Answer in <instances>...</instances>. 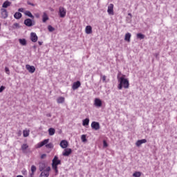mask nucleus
Listing matches in <instances>:
<instances>
[{
	"mask_svg": "<svg viewBox=\"0 0 177 177\" xmlns=\"http://www.w3.org/2000/svg\"><path fill=\"white\" fill-rule=\"evenodd\" d=\"M30 41H32V42H37V41H38V36H37V33H30Z\"/></svg>",
	"mask_w": 177,
	"mask_h": 177,
	"instance_id": "obj_13",
	"label": "nucleus"
},
{
	"mask_svg": "<svg viewBox=\"0 0 177 177\" xmlns=\"http://www.w3.org/2000/svg\"><path fill=\"white\" fill-rule=\"evenodd\" d=\"M1 17L3 19H7L8 17V10H6V9L5 8H1Z\"/></svg>",
	"mask_w": 177,
	"mask_h": 177,
	"instance_id": "obj_16",
	"label": "nucleus"
},
{
	"mask_svg": "<svg viewBox=\"0 0 177 177\" xmlns=\"http://www.w3.org/2000/svg\"><path fill=\"white\" fill-rule=\"evenodd\" d=\"M42 17L43 23H46L47 20H49V17H48V14H46V12H44Z\"/></svg>",
	"mask_w": 177,
	"mask_h": 177,
	"instance_id": "obj_19",
	"label": "nucleus"
},
{
	"mask_svg": "<svg viewBox=\"0 0 177 177\" xmlns=\"http://www.w3.org/2000/svg\"><path fill=\"white\" fill-rule=\"evenodd\" d=\"M21 149L22 151H24H24H26V150H27V149H28V145H27V144H23V145H21Z\"/></svg>",
	"mask_w": 177,
	"mask_h": 177,
	"instance_id": "obj_27",
	"label": "nucleus"
},
{
	"mask_svg": "<svg viewBox=\"0 0 177 177\" xmlns=\"http://www.w3.org/2000/svg\"><path fill=\"white\" fill-rule=\"evenodd\" d=\"M24 24L27 27H32V26H34V23L32 22V19H25Z\"/></svg>",
	"mask_w": 177,
	"mask_h": 177,
	"instance_id": "obj_11",
	"label": "nucleus"
},
{
	"mask_svg": "<svg viewBox=\"0 0 177 177\" xmlns=\"http://www.w3.org/2000/svg\"><path fill=\"white\" fill-rule=\"evenodd\" d=\"M102 100L99 98H95L94 100V105L95 107H102Z\"/></svg>",
	"mask_w": 177,
	"mask_h": 177,
	"instance_id": "obj_14",
	"label": "nucleus"
},
{
	"mask_svg": "<svg viewBox=\"0 0 177 177\" xmlns=\"http://www.w3.org/2000/svg\"><path fill=\"white\" fill-rule=\"evenodd\" d=\"M44 146H46V149H53V144L52 142L49 143V139H45L43 141L39 142L37 147V149H41V147Z\"/></svg>",
	"mask_w": 177,
	"mask_h": 177,
	"instance_id": "obj_2",
	"label": "nucleus"
},
{
	"mask_svg": "<svg viewBox=\"0 0 177 177\" xmlns=\"http://www.w3.org/2000/svg\"><path fill=\"white\" fill-rule=\"evenodd\" d=\"M82 125L83 127H86L87 125H89V118H86L83 120Z\"/></svg>",
	"mask_w": 177,
	"mask_h": 177,
	"instance_id": "obj_25",
	"label": "nucleus"
},
{
	"mask_svg": "<svg viewBox=\"0 0 177 177\" xmlns=\"http://www.w3.org/2000/svg\"><path fill=\"white\" fill-rule=\"evenodd\" d=\"M27 3H28V5H30V6H35V4H34L30 1H28Z\"/></svg>",
	"mask_w": 177,
	"mask_h": 177,
	"instance_id": "obj_39",
	"label": "nucleus"
},
{
	"mask_svg": "<svg viewBox=\"0 0 177 177\" xmlns=\"http://www.w3.org/2000/svg\"><path fill=\"white\" fill-rule=\"evenodd\" d=\"M62 164V161L59 160V158L57 156H55L54 158L53 159V163H52V167H57V165H60Z\"/></svg>",
	"mask_w": 177,
	"mask_h": 177,
	"instance_id": "obj_3",
	"label": "nucleus"
},
{
	"mask_svg": "<svg viewBox=\"0 0 177 177\" xmlns=\"http://www.w3.org/2000/svg\"><path fill=\"white\" fill-rule=\"evenodd\" d=\"M53 169L55 171L56 174H57V172H59V171L57 170V167H53Z\"/></svg>",
	"mask_w": 177,
	"mask_h": 177,
	"instance_id": "obj_40",
	"label": "nucleus"
},
{
	"mask_svg": "<svg viewBox=\"0 0 177 177\" xmlns=\"http://www.w3.org/2000/svg\"><path fill=\"white\" fill-rule=\"evenodd\" d=\"M91 128L95 131H99L100 129V124L97 122H92Z\"/></svg>",
	"mask_w": 177,
	"mask_h": 177,
	"instance_id": "obj_8",
	"label": "nucleus"
},
{
	"mask_svg": "<svg viewBox=\"0 0 177 177\" xmlns=\"http://www.w3.org/2000/svg\"><path fill=\"white\" fill-rule=\"evenodd\" d=\"M21 12H15L14 15L15 19H17V20H19V19H21Z\"/></svg>",
	"mask_w": 177,
	"mask_h": 177,
	"instance_id": "obj_24",
	"label": "nucleus"
},
{
	"mask_svg": "<svg viewBox=\"0 0 177 177\" xmlns=\"http://www.w3.org/2000/svg\"><path fill=\"white\" fill-rule=\"evenodd\" d=\"M24 8H19L18 12H24Z\"/></svg>",
	"mask_w": 177,
	"mask_h": 177,
	"instance_id": "obj_42",
	"label": "nucleus"
},
{
	"mask_svg": "<svg viewBox=\"0 0 177 177\" xmlns=\"http://www.w3.org/2000/svg\"><path fill=\"white\" fill-rule=\"evenodd\" d=\"M48 167H49V166L46 165L45 162H41L39 164V170L40 171V172H42V171H45V169H46V168Z\"/></svg>",
	"mask_w": 177,
	"mask_h": 177,
	"instance_id": "obj_4",
	"label": "nucleus"
},
{
	"mask_svg": "<svg viewBox=\"0 0 177 177\" xmlns=\"http://www.w3.org/2000/svg\"><path fill=\"white\" fill-rule=\"evenodd\" d=\"M26 68L29 73H30V74H34V73H35V66H34L27 64L26 65Z\"/></svg>",
	"mask_w": 177,
	"mask_h": 177,
	"instance_id": "obj_9",
	"label": "nucleus"
},
{
	"mask_svg": "<svg viewBox=\"0 0 177 177\" xmlns=\"http://www.w3.org/2000/svg\"><path fill=\"white\" fill-rule=\"evenodd\" d=\"M17 177H24V176H21V175H19V176H17Z\"/></svg>",
	"mask_w": 177,
	"mask_h": 177,
	"instance_id": "obj_48",
	"label": "nucleus"
},
{
	"mask_svg": "<svg viewBox=\"0 0 177 177\" xmlns=\"http://www.w3.org/2000/svg\"><path fill=\"white\" fill-rule=\"evenodd\" d=\"M86 34H92V26H87L86 27Z\"/></svg>",
	"mask_w": 177,
	"mask_h": 177,
	"instance_id": "obj_20",
	"label": "nucleus"
},
{
	"mask_svg": "<svg viewBox=\"0 0 177 177\" xmlns=\"http://www.w3.org/2000/svg\"><path fill=\"white\" fill-rule=\"evenodd\" d=\"M59 145L62 149H67V147H68V142L66 140H63L60 142Z\"/></svg>",
	"mask_w": 177,
	"mask_h": 177,
	"instance_id": "obj_12",
	"label": "nucleus"
},
{
	"mask_svg": "<svg viewBox=\"0 0 177 177\" xmlns=\"http://www.w3.org/2000/svg\"><path fill=\"white\" fill-rule=\"evenodd\" d=\"M131 33H129V32L126 33L124 39H125L127 42H131Z\"/></svg>",
	"mask_w": 177,
	"mask_h": 177,
	"instance_id": "obj_21",
	"label": "nucleus"
},
{
	"mask_svg": "<svg viewBox=\"0 0 177 177\" xmlns=\"http://www.w3.org/2000/svg\"><path fill=\"white\" fill-rule=\"evenodd\" d=\"M108 15H110L111 16H113L114 15V4L111 3L109 4V6H108Z\"/></svg>",
	"mask_w": 177,
	"mask_h": 177,
	"instance_id": "obj_5",
	"label": "nucleus"
},
{
	"mask_svg": "<svg viewBox=\"0 0 177 177\" xmlns=\"http://www.w3.org/2000/svg\"><path fill=\"white\" fill-rule=\"evenodd\" d=\"M19 44L22 45V46H26V45H27V41L26 39H19Z\"/></svg>",
	"mask_w": 177,
	"mask_h": 177,
	"instance_id": "obj_22",
	"label": "nucleus"
},
{
	"mask_svg": "<svg viewBox=\"0 0 177 177\" xmlns=\"http://www.w3.org/2000/svg\"><path fill=\"white\" fill-rule=\"evenodd\" d=\"M118 82L120 84L118 86V89L121 90L122 89V87L124 88V89H128L129 88V81L128 79H125L123 77H118Z\"/></svg>",
	"mask_w": 177,
	"mask_h": 177,
	"instance_id": "obj_1",
	"label": "nucleus"
},
{
	"mask_svg": "<svg viewBox=\"0 0 177 177\" xmlns=\"http://www.w3.org/2000/svg\"><path fill=\"white\" fill-rule=\"evenodd\" d=\"M35 171H37V167L35 165H32L31 167V174L30 175H34V172H35Z\"/></svg>",
	"mask_w": 177,
	"mask_h": 177,
	"instance_id": "obj_33",
	"label": "nucleus"
},
{
	"mask_svg": "<svg viewBox=\"0 0 177 177\" xmlns=\"http://www.w3.org/2000/svg\"><path fill=\"white\" fill-rule=\"evenodd\" d=\"M147 140L146 139L138 140L136 143V146H137V147H140V146H142L143 143H147Z\"/></svg>",
	"mask_w": 177,
	"mask_h": 177,
	"instance_id": "obj_15",
	"label": "nucleus"
},
{
	"mask_svg": "<svg viewBox=\"0 0 177 177\" xmlns=\"http://www.w3.org/2000/svg\"><path fill=\"white\" fill-rule=\"evenodd\" d=\"M47 116L48 117H52V115H50V113H48V114H47Z\"/></svg>",
	"mask_w": 177,
	"mask_h": 177,
	"instance_id": "obj_47",
	"label": "nucleus"
},
{
	"mask_svg": "<svg viewBox=\"0 0 177 177\" xmlns=\"http://www.w3.org/2000/svg\"><path fill=\"white\" fill-rule=\"evenodd\" d=\"M12 28H13V30H16V28H20V25L17 23H15L12 26Z\"/></svg>",
	"mask_w": 177,
	"mask_h": 177,
	"instance_id": "obj_32",
	"label": "nucleus"
},
{
	"mask_svg": "<svg viewBox=\"0 0 177 177\" xmlns=\"http://www.w3.org/2000/svg\"><path fill=\"white\" fill-rule=\"evenodd\" d=\"M18 136H21V131H19V132H18Z\"/></svg>",
	"mask_w": 177,
	"mask_h": 177,
	"instance_id": "obj_44",
	"label": "nucleus"
},
{
	"mask_svg": "<svg viewBox=\"0 0 177 177\" xmlns=\"http://www.w3.org/2000/svg\"><path fill=\"white\" fill-rule=\"evenodd\" d=\"M50 171V167H46V169L41 171L39 177H48L49 176V171Z\"/></svg>",
	"mask_w": 177,
	"mask_h": 177,
	"instance_id": "obj_6",
	"label": "nucleus"
},
{
	"mask_svg": "<svg viewBox=\"0 0 177 177\" xmlns=\"http://www.w3.org/2000/svg\"><path fill=\"white\" fill-rule=\"evenodd\" d=\"M142 176V173L140 171H136L133 174V176L134 177H140Z\"/></svg>",
	"mask_w": 177,
	"mask_h": 177,
	"instance_id": "obj_30",
	"label": "nucleus"
},
{
	"mask_svg": "<svg viewBox=\"0 0 177 177\" xmlns=\"http://www.w3.org/2000/svg\"><path fill=\"white\" fill-rule=\"evenodd\" d=\"M102 80L104 82L106 81V75L102 76Z\"/></svg>",
	"mask_w": 177,
	"mask_h": 177,
	"instance_id": "obj_43",
	"label": "nucleus"
},
{
	"mask_svg": "<svg viewBox=\"0 0 177 177\" xmlns=\"http://www.w3.org/2000/svg\"><path fill=\"white\" fill-rule=\"evenodd\" d=\"M71 153H73V150H71V149L65 148L62 153V156H64V157H68V156H70Z\"/></svg>",
	"mask_w": 177,
	"mask_h": 177,
	"instance_id": "obj_7",
	"label": "nucleus"
},
{
	"mask_svg": "<svg viewBox=\"0 0 177 177\" xmlns=\"http://www.w3.org/2000/svg\"><path fill=\"white\" fill-rule=\"evenodd\" d=\"M82 142H86V136L85 135L82 136Z\"/></svg>",
	"mask_w": 177,
	"mask_h": 177,
	"instance_id": "obj_36",
	"label": "nucleus"
},
{
	"mask_svg": "<svg viewBox=\"0 0 177 177\" xmlns=\"http://www.w3.org/2000/svg\"><path fill=\"white\" fill-rule=\"evenodd\" d=\"M56 132V130H55L54 128H50L48 129V134L50 135V136H53V135H55Z\"/></svg>",
	"mask_w": 177,
	"mask_h": 177,
	"instance_id": "obj_23",
	"label": "nucleus"
},
{
	"mask_svg": "<svg viewBox=\"0 0 177 177\" xmlns=\"http://www.w3.org/2000/svg\"><path fill=\"white\" fill-rule=\"evenodd\" d=\"M35 17L38 19L39 17V14H36Z\"/></svg>",
	"mask_w": 177,
	"mask_h": 177,
	"instance_id": "obj_45",
	"label": "nucleus"
},
{
	"mask_svg": "<svg viewBox=\"0 0 177 177\" xmlns=\"http://www.w3.org/2000/svg\"><path fill=\"white\" fill-rule=\"evenodd\" d=\"M80 86H81V82L80 81H77L73 83L72 88L73 91H75V89H78Z\"/></svg>",
	"mask_w": 177,
	"mask_h": 177,
	"instance_id": "obj_17",
	"label": "nucleus"
},
{
	"mask_svg": "<svg viewBox=\"0 0 177 177\" xmlns=\"http://www.w3.org/2000/svg\"><path fill=\"white\" fill-rule=\"evenodd\" d=\"M3 91H5V86H1L0 87V93H2V92H3Z\"/></svg>",
	"mask_w": 177,
	"mask_h": 177,
	"instance_id": "obj_37",
	"label": "nucleus"
},
{
	"mask_svg": "<svg viewBox=\"0 0 177 177\" xmlns=\"http://www.w3.org/2000/svg\"><path fill=\"white\" fill-rule=\"evenodd\" d=\"M48 30L50 31V32H53V31L55 30V28H53L52 26L49 25L48 26Z\"/></svg>",
	"mask_w": 177,
	"mask_h": 177,
	"instance_id": "obj_34",
	"label": "nucleus"
},
{
	"mask_svg": "<svg viewBox=\"0 0 177 177\" xmlns=\"http://www.w3.org/2000/svg\"><path fill=\"white\" fill-rule=\"evenodd\" d=\"M23 133L24 138H27L28 136H30V131L27 130H24Z\"/></svg>",
	"mask_w": 177,
	"mask_h": 177,
	"instance_id": "obj_31",
	"label": "nucleus"
},
{
	"mask_svg": "<svg viewBox=\"0 0 177 177\" xmlns=\"http://www.w3.org/2000/svg\"><path fill=\"white\" fill-rule=\"evenodd\" d=\"M145 35L142 34V33H138L137 34V38L138 39H145Z\"/></svg>",
	"mask_w": 177,
	"mask_h": 177,
	"instance_id": "obj_29",
	"label": "nucleus"
},
{
	"mask_svg": "<svg viewBox=\"0 0 177 177\" xmlns=\"http://www.w3.org/2000/svg\"><path fill=\"white\" fill-rule=\"evenodd\" d=\"M103 145H104V147H107V146H108L107 142H106V140L103 141Z\"/></svg>",
	"mask_w": 177,
	"mask_h": 177,
	"instance_id": "obj_38",
	"label": "nucleus"
},
{
	"mask_svg": "<svg viewBox=\"0 0 177 177\" xmlns=\"http://www.w3.org/2000/svg\"><path fill=\"white\" fill-rule=\"evenodd\" d=\"M5 72L6 73V74H8V75H10V71L9 70V68L6 67Z\"/></svg>",
	"mask_w": 177,
	"mask_h": 177,
	"instance_id": "obj_35",
	"label": "nucleus"
},
{
	"mask_svg": "<svg viewBox=\"0 0 177 177\" xmlns=\"http://www.w3.org/2000/svg\"><path fill=\"white\" fill-rule=\"evenodd\" d=\"M39 45H42V41H38Z\"/></svg>",
	"mask_w": 177,
	"mask_h": 177,
	"instance_id": "obj_46",
	"label": "nucleus"
},
{
	"mask_svg": "<svg viewBox=\"0 0 177 177\" xmlns=\"http://www.w3.org/2000/svg\"><path fill=\"white\" fill-rule=\"evenodd\" d=\"M25 15H26V16L30 17V19H34V15H32V14L30 11H26Z\"/></svg>",
	"mask_w": 177,
	"mask_h": 177,
	"instance_id": "obj_28",
	"label": "nucleus"
},
{
	"mask_svg": "<svg viewBox=\"0 0 177 177\" xmlns=\"http://www.w3.org/2000/svg\"><path fill=\"white\" fill-rule=\"evenodd\" d=\"M30 177H34V174H30Z\"/></svg>",
	"mask_w": 177,
	"mask_h": 177,
	"instance_id": "obj_49",
	"label": "nucleus"
},
{
	"mask_svg": "<svg viewBox=\"0 0 177 177\" xmlns=\"http://www.w3.org/2000/svg\"><path fill=\"white\" fill-rule=\"evenodd\" d=\"M66 9H64V7H59V17L62 18L66 17Z\"/></svg>",
	"mask_w": 177,
	"mask_h": 177,
	"instance_id": "obj_10",
	"label": "nucleus"
},
{
	"mask_svg": "<svg viewBox=\"0 0 177 177\" xmlns=\"http://www.w3.org/2000/svg\"><path fill=\"white\" fill-rule=\"evenodd\" d=\"M57 102L58 104L64 103V97H59L57 99Z\"/></svg>",
	"mask_w": 177,
	"mask_h": 177,
	"instance_id": "obj_26",
	"label": "nucleus"
},
{
	"mask_svg": "<svg viewBox=\"0 0 177 177\" xmlns=\"http://www.w3.org/2000/svg\"><path fill=\"white\" fill-rule=\"evenodd\" d=\"M45 157H46V154L44 153L41 156V158L44 159Z\"/></svg>",
	"mask_w": 177,
	"mask_h": 177,
	"instance_id": "obj_41",
	"label": "nucleus"
},
{
	"mask_svg": "<svg viewBox=\"0 0 177 177\" xmlns=\"http://www.w3.org/2000/svg\"><path fill=\"white\" fill-rule=\"evenodd\" d=\"M10 5H12V3L10 1H6L2 5V8H8V6H10Z\"/></svg>",
	"mask_w": 177,
	"mask_h": 177,
	"instance_id": "obj_18",
	"label": "nucleus"
}]
</instances>
